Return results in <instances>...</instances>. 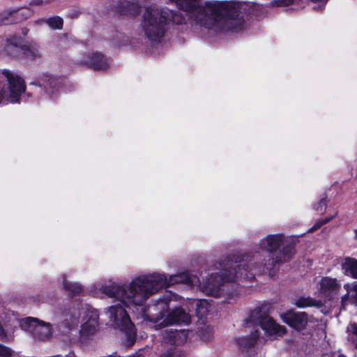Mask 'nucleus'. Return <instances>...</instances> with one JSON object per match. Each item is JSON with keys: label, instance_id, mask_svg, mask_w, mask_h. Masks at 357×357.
<instances>
[{"label": "nucleus", "instance_id": "nucleus-6", "mask_svg": "<svg viewBox=\"0 0 357 357\" xmlns=\"http://www.w3.org/2000/svg\"><path fill=\"white\" fill-rule=\"evenodd\" d=\"M109 312L115 326L125 334L128 345L132 346L136 342L137 330L126 309L117 304L110 306Z\"/></svg>", "mask_w": 357, "mask_h": 357}, {"label": "nucleus", "instance_id": "nucleus-2", "mask_svg": "<svg viewBox=\"0 0 357 357\" xmlns=\"http://www.w3.org/2000/svg\"><path fill=\"white\" fill-rule=\"evenodd\" d=\"M283 241L282 234H270L261 240L260 250L254 254H246L254 273L261 275L271 271L277 264L289 261L296 253L295 244L287 243L278 250Z\"/></svg>", "mask_w": 357, "mask_h": 357}, {"label": "nucleus", "instance_id": "nucleus-26", "mask_svg": "<svg viewBox=\"0 0 357 357\" xmlns=\"http://www.w3.org/2000/svg\"><path fill=\"white\" fill-rule=\"evenodd\" d=\"M333 218V216H331L329 218H326L324 219L317 220L315 222V224L311 228L309 229L308 232L315 231L316 230L319 229L324 225L329 222Z\"/></svg>", "mask_w": 357, "mask_h": 357}, {"label": "nucleus", "instance_id": "nucleus-33", "mask_svg": "<svg viewBox=\"0 0 357 357\" xmlns=\"http://www.w3.org/2000/svg\"><path fill=\"white\" fill-rule=\"evenodd\" d=\"M173 353L171 351H168L167 352L162 354L160 357H172Z\"/></svg>", "mask_w": 357, "mask_h": 357}, {"label": "nucleus", "instance_id": "nucleus-15", "mask_svg": "<svg viewBox=\"0 0 357 357\" xmlns=\"http://www.w3.org/2000/svg\"><path fill=\"white\" fill-rule=\"evenodd\" d=\"M259 337V333L255 330L250 336L239 337L235 339V342L238 349L242 351H248L255 347Z\"/></svg>", "mask_w": 357, "mask_h": 357}, {"label": "nucleus", "instance_id": "nucleus-18", "mask_svg": "<svg viewBox=\"0 0 357 357\" xmlns=\"http://www.w3.org/2000/svg\"><path fill=\"white\" fill-rule=\"evenodd\" d=\"M63 287L64 290L68 293L69 296L71 298L79 295L83 290V287L81 284L77 282H69L66 280L63 281Z\"/></svg>", "mask_w": 357, "mask_h": 357}, {"label": "nucleus", "instance_id": "nucleus-19", "mask_svg": "<svg viewBox=\"0 0 357 357\" xmlns=\"http://www.w3.org/2000/svg\"><path fill=\"white\" fill-rule=\"evenodd\" d=\"M295 305L299 308H305L307 307H321V301L316 300L315 298L301 296L299 297Z\"/></svg>", "mask_w": 357, "mask_h": 357}, {"label": "nucleus", "instance_id": "nucleus-23", "mask_svg": "<svg viewBox=\"0 0 357 357\" xmlns=\"http://www.w3.org/2000/svg\"><path fill=\"white\" fill-rule=\"evenodd\" d=\"M347 293L341 297V307L345 309V306L348 301L351 303V284L350 283H346L343 286Z\"/></svg>", "mask_w": 357, "mask_h": 357}, {"label": "nucleus", "instance_id": "nucleus-16", "mask_svg": "<svg viewBox=\"0 0 357 357\" xmlns=\"http://www.w3.org/2000/svg\"><path fill=\"white\" fill-rule=\"evenodd\" d=\"M38 86L43 88L47 93H53L59 87L57 78L49 75H43L38 79Z\"/></svg>", "mask_w": 357, "mask_h": 357}, {"label": "nucleus", "instance_id": "nucleus-4", "mask_svg": "<svg viewBox=\"0 0 357 357\" xmlns=\"http://www.w3.org/2000/svg\"><path fill=\"white\" fill-rule=\"evenodd\" d=\"M245 259L246 255L227 257L223 263L220 264V266L223 264L228 266V267L220 273L211 275L208 281L209 290L215 291V294H219L222 286L225 283L241 280L254 281L256 273H254L249 260L246 261Z\"/></svg>", "mask_w": 357, "mask_h": 357}, {"label": "nucleus", "instance_id": "nucleus-35", "mask_svg": "<svg viewBox=\"0 0 357 357\" xmlns=\"http://www.w3.org/2000/svg\"><path fill=\"white\" fill-rule=\"evenodd\" d=\"M29 31V29H27L26 27L22 28V33L24 37H25L27 35Z\"/></svg>", "mask_w": 357, "mask_h": 357}, {"label": "nucleus", "instance_id": "nucleus-20", "mask_svg": "<svg viewBox=\"0 0 357 357\" xmlns=\"http://www.w3.org/2000/svg\"><path fill=\"white\" fill-rule=\"evenodd\" d=\"M52 29H62L63 26V20L62 17L55 15L43 20Z\"/></svg>", "mask_w": 357, "mask_h": 357}, {"label": "nucleus", "instance_id": "nucleus-5", "mask_svg": "<svg viewBox=\"0 0 357 357\" xmlns=\"http://www.w3.org/2000/svg\"><path fill=\"white\" fill-rule=\"evenodd\" d=\"M170 301L171 298L169 296H163L155 301L153 308L155 312V321L164 319L162 322L163 326L181 324H189L191 321V317L189 314L186 313L185 310L181 307H176L170 311Z\"/></svg>", "mask_w": 357, "mask_h": 357}, {"label": "nucleus", "instance_id": "nucleus-17", "mask_svg": "<svg viewBox=\"0 0 357 357\" xmlns=\"http://www.w3.org/2000/svg\"><path fill=\"white\" fill-rule=\"evenodd\" d=\"M341 268L344 275L357 280V259L345 257Z\"/></svg>", "mask_w": 357, "mask_h": 357}, {"label": "nucleus", "instance_id": "nucleus-13", "mask_svg": "<svg viewBox=\"0 0 357 357\" xmlns=\"http://www.w3.org/2000/svg\"><path fill=\"white\" fill-rule=\"evenodd\" d=\"M113 10L121 16L136 17L139 15L141 7L137 3L127 0H119L114 6Z\"/></svg>", "mask_w": 357, "mask_h": 357}, {"label": "nucleus", "instance_id": "nucleus-24", "mask_svg": "<svg viewBox=\"0 0 357 357\" xmlns=\"http://www.w3.org/2000/svg\"><path fill=\"white\" fill-rule=\"evenodd\" d=\"M208 302L206 300H199L197 303L196 312L198 317H202L208 312Z\"/></svg>", "mask_w": 357, "mask_h": 357}, {"label": "nucleus", "instance_id": "nucleus-36", "mask_svg": "<svg viewBox=\"0 0 357 357\" xmlns=\"http://www.w3.org/2000/svg\"><path fill=\"white\" fill-rule=\"evenodd\" d=\"M313 3H317V2H326L328 0H310Z\"/></svg>", "mask_w": 357, "mask_h": 357}, {"label": "nucleus", "instance_id": "nucleus-39", "mask_svg": "<svg viewBox=\"0 0 357 357\" xmlns=\"http://www.w3.org/2000/svg\"><path fill=\"white\" fill-rule=\"evenodd\" d=\"M338 357H346V356L344 355H343V354H341Z\"/></svg>", "mask_w": 357, "mask_h": 357}, {"label": "nucleus", "instance_id": "nucleus-11", "mask_svg": "<svg viewBox=\"0 0 357 357\" xmlns=\"http://www.w3.org/2000/svg\"><path fill=\"white\" fill-rule=\"evenodd\" d=\"M319 291L328 301H333L339 296L341 289L340 281L335 278L324 276L319 282Z\"/></svg>", "mask_w": 357, "mask_h": 357}, {"label": "nucleus", "instance_id": "nucleus-14", "mask_svg": "<svg viewBox=\"0 0 357 357\" xmlns=\"http://www.w3.org/2000/svg\"><path fill=\"white\" fill-rule=\"evenodd\" d=\"M86 317V320L82 325L81 333L83 335H92L98 326L99 312L96 309L89 310Z\"/></svg>", "mask_w": 357, "mask_h": 357}, {"label": "nucleus", "instance_id": "nucleus-34", "mask_svg": "<svg viewBox=\"0 0 357 357\" xmlns=\"http://www.w3.org/2000/svg\"><path fill=\"white\" fill-rule=\"evenodd\" d=\"M292 0H281V3L280 6L284 4V5H289L291 3Z\"/></svg>", "mask_w": 357, "mask_h": 357}, {"label": "nucleus", "instance_id": "nucleus-31", "mask_svg": "<svg viewBox=\"0 0 357 357\" xmlns=\"http://www.w3.org/2000/svg\"><path fill=\"white\" fill-rule=\"evenodd\" d=\"M5 91L3 89H0V104L3 103L5 100Z\"/></svg>", "mask_w": 357, "mask_h": 357}, {"label": "nucleus", "instance_id": "nucleus-37", "mask_svg": "<svg viewBox=\"0 0 357 357\" xmlns=\"http://www.w3.org/2000/svg\"><path fill=\"white\" fill-rule=\"evenodd\" d=\"M354 238L355 239H357V229L354 230Z\"/></svg>", "mask_w": 357, "mask_h": 357}, {"label": "nucleus", "instance_id": "nucleus-7", "mask_svg": "<svg viewBox=\"0 0 357 357\" xmlns=\"http://www.w3.org/2000/svg\"><path fill=\"white\" fill-rule=\"evenodd\" d=\"M24 39L18 34L8 35L5 40L4 51L15 59H34L40 57L38 49L35 46L24 44Z\"/></svg>", "mask_w": 357, "mask_h": 357}, {"label": "nucleus", "instance_id": "nucleus-21", "mask_svg": "<svg viewBox=\"0 0 357 357\" xmlns=\"http://www.w3.org/2000/svg\"><path fill=\"white\" fill-rule=\"evenodd\" d=\"M14 19L15 23H20L26 19H28L31 15V11L29 9L26 10H13Z\"/></svg>", "mask_w": 357, "mask_h": 357}, {"label": "nucleus", "instance_id": "nucleus-27", "mask_svg": "<svg viewBox=\"0 0 357 357\" xmlns=\"http://www.w3.org/2000/svg\"><path fill=\"white\" fill-rule=\"evenodd\" d=\"M12 353L9 347L0 344V357H12Z\"/></svg>", "mask_w": 357, "mask_h": 357}, {"label": "nucleus", "instance_id": "nucleus-8", "mask_svg": "<svg viewBox=\"0 0 357 357\" xmlns=\"http://www.w3.org/2000/svg\"><path fill=\"white\" fill-rule=\"evenodd\" d=\"M245 321L247 324L260 326L269 335H278L281 332L284 333L286 331L284 326L278 324L269 316V312L264 306H259L251 310Z\"/></svg>", "mask_w": 357, "mask_h": 357}, {"label": "nucleus", "instance_id": "nucleus-28", "mask_svg": "<svg viewBox=\"0 0 357 357\" xmlns=\"http://www.w3.org/2000/svg\"><path fill=\"white\" fill-rule=\"evenodd\" d=\"M351 304L357 307V283H351Z\"/></svg>", "mask_w": 357, "mask_h": 357}, {"label": "nucleus", "instance_id": "nucleus-25", "mask_svg": "<svg viewBox=\"0 0 357 357\" xmlns=\"http://www.w3.org/2000/svg\"><path fill=\"white\" fill-rule=\"evenodd\" d=\"M327 206L326 197H321L319 201L313 205V208L317 212H324Z\"/></svg>", "mask_w": 357, "mask_h": 357}, {"label": "nucleus", "instance_id": "nucleus-38", "mask_svg": "<svg viewBox=\"0 0 357 357\" xmlns=\"http://www.w3.org/2000/svg\"><path fill=\"white\" fill-rule=\"evenodd\" d=\"M32 84H36V85L38 86V81L36 82V83L32 82Z\"/></svg>", "mask_w": 357, "mask_h": 357}, {"label": "nucleus", "instance_id": "nucleus-32", "mask_svg": "<svg viewBox=\"0 0 357 357\" xmlns=\"http://www.w3.org/2000/svg\"><path fill=\"white\" fill-rule=\"evenodd\" d=\"M43 3V0H31L30 5L38 6Z\"/></svg>", "mask_w": 357, "mask_h": 357}, {"label": "nucleus", "instance_id": "nucleus-10", "mask_svg": "<svg viewBox=\"0 0 357 357\" xmlns=\"http://www.w3.org/2000/svg\"><path fill=\"white\" fill-rule=\"evenodd\" d=\"M282 320L290 328L300 332L306 329L309 322L308 314L305 312L289 310L281 314Z\"/></svg>", "mask_w": 357, "mask_h": 357}, {"label": "nucleus", "instance_id": "nucleus-3", "mask_svg": "<svg viewBox=\"0 0 357 357\" xmlns=\"http://www.w3.org/2000/svg\"><path fill=\"white\" fill-rule=\"evenodd\" d=\"M185 17L167 7L147 6L142 15L141 27L151 42L160 43L173 25L185 24Z\"/></svg>", "mask_w": 357, "mask_h": 357}, {"label": "nucleus", "instance_id": "nucleus-12", "mask_svg": "<svg viewBox=\"0 0 357 357\" xmlns=\"http://www.w3.org/2000/svg\"><path fill=\"white\" fill-rule=\"evenodd\" d=\"M77 64L96 71L105 70L109 68L107 57L99 52L88 54L86 59L80 60Z\"/></svg>", "mask_w": 357, "mask_h": 357}, {"label": "nucleus", "instance_id": "nucleus-29", "mask_svg": "<svg viewBox=\"0 0 357 357\" xmlns=\"http://www.w3.org/2000/svg\"><path fill=\"white\" fill-rule=\"evenodd\" d=\"M351 330L352 334L357 337V323H353L351 324ZM350 340L354 345L355 348L357 349V339H354L351 337Z\"/></svg>", "mask_w": 357, "mask_h": 357}, {"label": "nucleus", "instance_id": "nucleus-30", "mask_svg": "<svg viewBox=\"0 0 357 357\" xmlns=\"http://www.w3.org/2000/svg\"><path fill=\"white\" fill-rule=\"evenodd\" d=\"M36 321H38L36 318L26 317L21 321V326H24V325H25L26 327H31L32 324Z\"/></svg>", "mask_w": 357, "mask_h": 357}, {"label": "nucleus", "instance_id": "nucleus-1", "mask_svg": "<svg viewBox=\"0 0 357 357\" xmlns=\"http://www.w3.org/2000/svg\"><path fill=\"white\" fill-rule=\"evenodd\" d=\"M192 282L188 272L172 275L169 279L164 274L154 273L136 278L128 286L112 283L102 286L101 290L108 297L118 299L128 307L129 304L142 305L150 296L162 288L178 283L191 284Z\"/></svg>", "mask_w": 357, "mask_h": 357}, {"label": "nucleus", "instance_id": "nucleus-9", "mask_svg": "<svg viewBox=\"0 0 357 357\" xmlns=\"http://www.w3.org/2000/svg\"><path fill=\"white\" fill-rule=\"evenodd\" d=\"M1 74L6 78L9 98L13 103L19 102L20 96L26 90V84L22 77L8 69H3Z\"/></svg>", "mask_w": 357, "mask_h": 357}, {"label": "nucleus", "instance_id": "nucleus-22", "mask_svg": "<svg viewBox=\"0 0 357 357\" xmlns=\"http://www.w3.org/2000/svg\"><path fill=\"white\" fill-rule=\"evenodd\" d=\"M16 24L13 12L12 10L5 11L0 14V26Z\"/></svg>", "mask_w": 357, "mask_h": 357}]
</instances>
